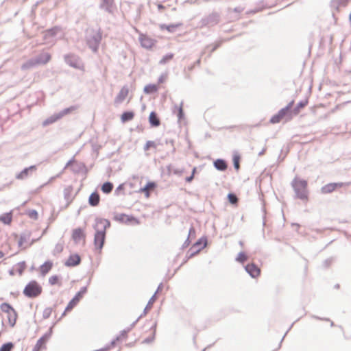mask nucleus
<instances>
[{
	"label": "nucleus",
	"instance_id": "052dcab7",
	"mask_svg": "<svg viewBox=\"0 0 351 351\" xmlns=\"http://www.w3.org/2000/svg\"><path fill=\"white\" fill-rule=\"evenodd\" d=\"M164 142L166 145L171 144L172 147V153L173 154L176 152V147H174V140L166 138Z\"/></svg>",
	"mask_w": 351,
	"mask_h": 351
},
{
	"label": "nucleus",
	"instance_id": "0e129e2a",
	"mask_svg": "<svg viewBox=\"0 0 351 351\" xmlns=\"http://www.w3.org/2000/svg\"><path fill=\"white\" fill-rule=\"evenodd\" d=\"M123 190H124V184H121L116 188L114 191V195H119V192Z\"/></svg>",
	"mask_w": 351,
	"mask_h": 351
},
{
	"label": "nucleus",
	"instance_id": "864d4df0",
	"mask_svg": "<svg viewBox=\"0 0 351 351\" xmlns=\"http://www.w3.org/2000/svg\"><path fill=\"white\" fill-rule=\"evenodd\" d=\"M175 108L178 109V119L179 121L182 120L184 117V112L182 108V102H181L179 107L175 106Z\"/></svg>",
	"mask_w": 351,
	"mask_h": 351
},
{
	"label": "nucleus",
	"instance_id": "3c124183",
	"mask_svg": "<svg viewBox=\"0 0 351 351\" xmlns=\"http://www.w3.org/2000/svg\"><path fill=\"white\" fill-rule=\"evenodd\" d=\"M156 147H157L156 141H147L143 147V149H144V151H147L149 149L150 147H153V148L156 149Z\"/></svg>",
	"mask_w": 351,
	"mask_h": 351
},
{
	"label": "nucleus",
	"instance_id": "6e6d98bb",
	"mask_svg": "<svg viewBox=\"0 0 351 351\" xmlns=\"http://www.w3.org/2000/svg\"><path fill=\"white\" fill-rule=\"evenodd\" d=\"M222 40H219L218 42H217L216 43H215L214 45H208L207 46V48L208 49H210V53H212L213 52H214L217 48H219L221 45V43H222Z\"/></svg>",
	"mask_w": 351,
	"mask_h": 351
},
{
	"label": "nucleus",
	"instance_id": "c9c22d12",
	"mask_svg": "<svg viewBox=\"0 0 351 351\" xmlns=\"http://www.w3.org/2000/svg\"><path fill=\"white\" fill-rule=\"evenodd\" d=\"M12 220V212H8L3 214L0 216V221L5 225H9L11 223Z\"/></svg>",
	"mask_w": 351,
	"mask_h": 351
},
{
	"label": "nucleus",
	"instance_id": "4be33fe9",
	"mask_svg": "<svg viewBox=\"0 0 351 351\" xmlns=\"http://www.w3.org/2000/svg\"><path fill=\"white\" fill-rule=\"evenodd\" d=\"M88 204L90 206H97L99 205L100 202V196L97 191H93L88 197Z\"/></svg>",
	"mask_w": 351,
	"mask_h": 351
},
{
	"label": "nucleus",
	"instance_id": "39448f33",
	"mask_svg": "<svg viewBox=\"0 0 351 351\" xmlns=\"http://www.w3.org/2000/svg\"><path fill=\"white\" fill-rule=\"evenodd\" d=\"M43 292L41 285L35 280L29 281L25 287L23 293L28 298H36Z\"/></svg>",
	"mask_w": 351,
	"mask_h": 351
},
{
	"label": "nucleus",
	"instance_id": "bb28decb",
	"mask_svg": "<svg viewBox=\"0 0 351 351\" xmlns=\"http://www.w3.org/2000/svg\"><path fill=\"white\" fill-rule=\"evenodd\" d=\"M156 186L157 185L155 182L149 181L143 187L141 188L140 191L144 193L145 195L148 197L150 195L149 189H154Z\"/></svg>",
	"mask_w": 351,
	"mask_h": 351
},
{
	"label": "nucleus",
	"instance_id": "774afa93",
	"mask_svg": "<svg viewBox=\"0 0 351 351\" xmlns=\"http://www.w3.org/2000/svg\"><path fill=\"white\" fill-rule=\"evenodd\" d=\"M184 172V169H173V174L175 175H178V176H180L182 174V173Z\"/></svg>",
	"mask_w": 351,
	"mask_h": 351
},
{
	"label": "nucleus",
	"instance_id": "473e14b6",
	"mask_svg": "<svg viewBox=\"0 0 351 351\" xmlns=\"http://www.w3.org/2000/svg\"><path fill=\"white\" fill-rule=\"evenodd\" d=\"M156 296H155V295H153L149 300L143 313L138 316V319H141L143 316H145L147 313V312L152 308V306L154 302L156 301Z\"/></svg>",
	"mask_w": 351,
	"mask_h": 351
},
{
	"label": "nucleus",
	"instance_id": "58836bf2",
	"mask_svg": "<svg viewBox=\"0 0 351 351\" xmlns=\"http://www.w3.org/2000/svg\"><path fill=\"white\" fill-rule=\"evenodd\" d=\"M240 160L241 156L237 152H235L232 156V162L234 168L237 171H239L240 169Z\"/></svg>",
	"mask_w": 351,
	"mask_h": 351
},
{
	"label": "nucleus",
	"instance_id": "c756f323",
	"mask_svg": "<svg viewBox=\"0 0 351 351\" xmlns=\"http://www.w3.org/2000/svg\"><path fill=\"white\" fill-rule=\"evenodd\" d=\"M72 170L75 173L83 172L84 174H86L87 173L86 167L83 162L74 164V165L72 167Z\"/></svg>",
	"mask_w": 351,
	"mask_h": 351
},
{
	"label": "nucleus",
	"instance_id": "c85d7f7f",
	"mask_svg": "<svg viewBox=\"0 0 351 351\" xmlns=\"http://www.w3.org/2000/svg\"><path fill=\"white\" fill-rule=\"evenodd\" d=\"M31 232L29 230H25L23 232H22L20 234V238H19V240L18 241V245L19 247H21L22 245L25 243V242H27V240L29 239L30 237H31Z\"/></svg>",
	"mask_w": 351,
	"mask_h": 351
},
{
	"label": "nucleus",
	"instance_id": "7ed1b4c3",
	"mask_svg": "<svg viewBox=\"0 0 351 351\" xmlns=\"http://www.w3.org/2000/svg\"><path fill=\"white\" fill-rule=\"evenodd\" d=\"M51 58V56L49 53L42 52L24 62L21 66V69L28 70L38 65H45L50 61Z\"/></svg>",
	"mask_w": 351,
	"mask_h": 351
},
{
	"label": "nucleus",
	"instance_id": "20e7f679",
	"mask_svg": "<svg viewBox=\"0 0 351 351\" xmlns=\"http://www.w3.org/2000/svg\"><path fill=\"white\" fill-rule=\"evenodd\" d=\"M294 100L291 101L285 107L281 108L276 114L273 115L269 122L272 124L278 123L283 118L290 120L292 118V107Z\"/></svg>",
	"mask_w": 351,
	"mask_h": 351
},
{
	"label": "nucleus",
	"instance_id": "a211bd4d",
	"mask_svg": "<svg viewBox=\"0 0 351 351\" xmlns=\"http://www.w3.org/2000/svg\"><path fill=\"white\" fill-rule=\"evenodd\" d=\"M81 257L78 254H72L65 261L64 265L66 267H76L81 263Z\"/></svg>",
	"mask_w": 351,
	"mask_h": 351
},
{
	"label": "nucleus",
	"instance_id": "a878e982",
	"mask_svg": "<svg viewBox=\"0 0 351 351\" xmlns=\"http://www.w3.org/2000/svg\"><path fill=\"white\" fill-rule=\"evenodd\" d=\"M129 93V88L127 86H123L121 89L120 90L119 94L115 97V102L121 103L122 102Z\"/></svg>",
	"mask_w": 351,
	"mask_h": 351
},
{
	"label": "nucleus",
	"instance_id": "13d9d810",
	"mask_svg": "<svg viewBox=\"0 0 351 351\" xmlns=\"http://www.w3.org/2000/svg\"><path fill=\"white\" fill-rule=\"evenodd\" d=\"M155 332H152V334L151 336L145 338L143 341V343H146V344H149L152 342H153L155 339Z\"/></svg>",
	"mask_w": 351,
	"mask_h": 351
},
{
	"label": "nucleus",
	"instance_id": "ea45409f",
	"mask_svg": "<svg viewBox=\"0 0 351 351\" xmlns=\"http://www.w3.org/2000/svg\"><path fill=\"white\" fill-rule=\"evenodd\" d=\"M308 101L307 98L300 101L293 110L294 114H298L300 112V109L304 108L308 104Z\"/></svg>",
	"mask_w": 351,
	"mask_h": 351
},
{
	"label": "nucleus",
	"instance_id": "bf43d9fd",
	"mask_svg": "<svg viewBox=\"0 0 351 351\" xmlns=\"http://www.w3.org/2000/svg\"><path fill=\"white\" fill-rule=\"evenodd\" d=\"M332 258H328L324 261V262L322 263V265L324 268H328L332 264Z\"/></svg>",
	"mask_w": 351,
	"mask_h": 351
},
{
	"label": "nucleus",
	"instance_id": "1a4fd4ad",
	"mask_svg": "<svg viewBox=\"0 0 351 351\" xmlns=\"http://www.w3.org/2000/svg\"><path fill=\"white\" fill-rule=\"evenodd\" d=\"M94 229L95 230V233L94 235V245L96 249L101 250L105 243L106 234L104 231H100L99 228Z\"/></svg>",
	"mask_w": 351,
	"mask_h": 351
},
{
	"label": "nucleus",
	"instance_id": "2f4dec72",
	"mask_svg": "<svg viewBox=\"0 0 351 351\" xmlns=\"http://www.w3.org/2000/svg\"><path fill=\"white\" fill-rule=\"evenodd\" d=\"M201 251V248H197L195 250H193V251H190V249L188 250L187 253H186V255L185 256V258H184L182 263H181V265L176 269V271L181 267L184 264H185L189 259L193 258L194 256H195L196 254H197L199 252Z\"/></svg>",
	"mask_w": 351,
	"mask_h": 351
},
{
	"label": "nucleus",
	"instance_id": "2eb2a0df",
	"mask_svg": "<svg viewBox=\"0 0 351 351\" xmlns=\"http://www.w3.org/2000/svg\"><path fill=\"white\" fill-rule=\"evenodd\" d=\"M36 170L37 166L35 165L25 167L20 173L16 175V178L18 180H25L31 176Z\"/></svg>",
	"mask_w": 351,
	"mask_h": 351
},
{
	"label": "nucleus",
	"instance_id": "680f3d73",
	"mask_svg": "<svg viewBox=\"0 0 351 351\" xmlns=\"http://www.w3.org/2000/svg\"><path fill=\"white\" fill-rule=\"evenodd\" d=\"M195 234H196L195 229L193 226H191V228H189L187 237H189V239L194 238L195 237Z\"/></svg>",
	"mask_w": 351,
	"mask_h": 351
},
{
	"label": "nucleus",
	"instance_id": "f03ea898",
	"mask_svg": "<svg viewBox=\"0 0 351 351\" xmlns=\"http://www.w3.org/2000/svg\"><path fill=\"white\" fill-rule=\"evenodd\" d=\"M291 184L294 190L295 198L300 199L301 200L308 199V182L306 180L300 179L295 176L292 180Z\"/></svg>",
	"mask_w": 351,
	"mask_h": 351
},
{
	"label": "nucleus",
	"instance_id": "09e8293b",
	"mask_svg": "<svg viewBox=\"0 0 351 351\" xmlns=\"http://www.w3.org/2000/svg\"><path fill=\"white\" fill-rule=\"evenodd\" d=\"M247 258H248V257H247V254H245V252H240L238 254L237 257L236 258V261L241 263H244L247 260Z\"/></svg>",
	"mask_w": 351,
	"mask_h": 351
},
{
	"label": "nucleus",
	"instance_id": "8fccbe9b",
	"mask_svg": "<svg viewBox=\"0 0 351 351\" xmlns=\"http://www.w3.org/2000/svg\"><path fill=\"white\" fill-rule=\"evenodd\" d=\"M26 214L30 219H32L34 220H37L38 218V213L34 209L27 210L26 211Z\"/></svg>",
	"mask_w": 351,
	"mask_h": 351
},
{
	"label": "nucleus",
	"instance_id": "338daca9",
	"mask_svg": "<svg viewBox=\"0 0 351 351\" xmlns=\"http://www.w3.org/2000/svg\"><path fill=\"white\" fill-rule=\"evenodd\" d=\"M191 243L190 239L189 237L186 238L184 243L182 244L181 247V250H184V248L187 247Z\"/></svg>",
	"mask_w": 351,
	"mask_h": 351
},
{
	"label": "nucleus",
	"instance_id": "5701e85b",
	"mask_svg": "<svg viewBox=\"0 0 351 351\" xmlns=\"http://www.w3.org/2000/svg\"><path fill=\"white\" fill-rule=\"evenodd\" d=\"M206 237H202L199 238L193 245L191 247L190 251L195 250L197 248H201V250L204 249L207 245Z\"/></svg>",
	"mask_w": 351,
	"mask_h": 351
},
{
	"label": "nucleus",
	"instance_id": "e2e57ef3",
	"mask_svg": "<svg viewBox=\"0 0 351 351\" xmlns=\"http://www.w3.org/2000/svg\"><path fill=\"white\" fill-rule=\"evenodd\" d=\"M62 250H63V245L58 243L56 245L53 252H54V254L55 253L59 254V253L62 252Z\"/></svg>",
	"mask_w": 351,
	"mask_h": 351
},
{
	"label": "nucleus",
	"instance_id": "4d7b16f0",
	"mask_svg": "<svg viewBox=\"0 0 351 351\" xmlns=\"http://www.w3.org/2000/svg\"><path fill=\"white\" fill-rule=\"evenodd\" d=\"M53 311V308L51 307L45 308L43 313V319H47L50 317L51 313Z\"/></svg>",
	"mask_w": 351,
	"mask_h": 351
},
{
	"label": "nucleus",
	"instance_id": "412c9836",
	"mask_svg": "<svg viewBox=\"0 0 351 351\" xmlns=\"http://www.w3.org/2000/svg\"><path fill=\"white\" fill-rule=\"evenodd\" d=\"M149 123L151 127L156 128L160 125V120L155 111H152L148 117Z\"/></svg>",
	"mask_w": 351,
	"mask_h": 351
},
{
	"label": "nucleus",
	"instance_id": "f257e3e1",
	"mask_svg": "<svg viewBox=\"0 0 351 351\" xmlns=\"http://www.w3.org/2000/svg\"><path fill=\"white\" fill-rule=\"evenodd\" d=\"M102 39V32L100 27L98 29L91 28L86 30L85 40L87 46L93 53L98 51Z\"/></svg>",
	"mask_w": 351,
	"mask_h": 351
},
{
	"label": "nucleus",
	"instance_id": "69168bd1",
	"mask_svg": "<svg viewBox=\"0 0 351 351\" xmlns=\"http://www.w3.org/2000/svg\"><path fill=\"white\" fill-rule=\"evenodd\" d=\"M120 340V336H117L114 339H112L110 344H108V346H110V348L112 346H114L115 344H116V342L117 341H119Z\"/></svg>",
	"mask_w": 351,
	"mask_h": 351
},
{
	"label": "nucleus",
	"instance_id": "6ab92c4d",
	"mask_svg": "<svg viewBox=\"0 0 351 351\" xmlns=\"http://www.w3.org/2000/svg\"><path fill=\"white\" fill-rule=\"evenodd\" d=\"M86 235L82 228H77L73 230L72 239L75 243H77L81 239H84Z\"/></svg>",
	"mask_w": 351,
	"mask_h": 351
},
{
	"label": "nucleus",
	"instance_id": "423d86ee",
	"mask_svg": "<svg viewBox=\"0 0 351 351\" xmlns=\"http://www.w3.org/2000/svg\"><path fill=\"white\" fill-rule=\"evenodd\" d=\"M220 14L217 12H213L207 16L202 17L199 21L201 27H213L220 21Z\"/></svg>",
	"mask_w": 351,
	"mask_h": 351
},
{
	"label": "nucleus",
	"instance_id": "5fc2aeb1",
	"mask_svg": "<svg viewBox=\"0 0 351 351\" xmlns=\"http://www.w3.org/2000/svg\"><path fill=\"white\" fill-rule=\"evenodd\" d=\"M59 276H57V275H53L52 276H51L49 278V283L51 285H56V284H58L59 286H61L62 284L61 283H59L58 281H59Z\"/></svg>",
	"mask_w": 351,
	"mask_h": 351
},
{
	"label": "nucleus",
	"instance_id": "4c0bfd02",
	"mask_svg": "<svg viewBox=\"0 0 351 351\" xmlns=\"http://www.w3.org/2000/svg\"><path fill=\"white\" fill-rule=\"evenodd\" d=\"M113 184L109 181L105 182L101 187V191L105 194H109L113 189Z\"/></svg>",
	"mask_w": 351,
	"mask_h": 351
},
{
	"label": "nucleus",
	"instance_id": "f3484780",
	"mask_svg": "<svg viewBox=\"0 0 351 351\" xmlns=\"http://www.w3.org/2000/svg\"><path fill=\"white\" fill-rule=\"evenodd\" d=\"M345 184L343 182H331L324 185L321 188V193L322 194H328L333 192L336 189L342 187Z\"/></svg>",
	"mask_w": 351,
	"mask_h": 351
},
{
	"label": "nucleus",
	"instance_id": "9b49d317",
	"mask_svg": "<svg viewBox=\"0 0 351 351\" xmlns=\"http://www.w3.org/2000/svg\"><path fill=\"white\" fill-rule=\"evenodd\" d=\"M139 42L142 47L145 49H151L156 43L155 39H153L146 34H141L138 38Z\"/></svg>",
	"mask_w": 351,
	"mask_h": 351
},
{
	"label": "nucleus",
	"instance_id": "e433bc0d",
	"mask_svg": "<svg viewBox=\"0 0 351 351\" xmlns=\"http://www.w3.org/2000/svg\"><path fill=\"white\" fill-rule=\"evenodd\" d=\"M158 90V86L157 85L154 84H149L146 85L143 88V92L145 94L151 95L153 94Z\"/></svg>",
	"mask_w": 351,
	"mask_h": 351
},
{
	"label": "nucleus",
	"instance_id": "dca6fc26",
	"mask_svg": "<svg viewBox=\"0 0 351 351\" xmlns=\"http://www.w3.org/2000/svg\"><path fill=\"white\" fill-rule=\"evenodd\" d=\"M110 227V221L108 219L96 217L93 228H99L106 234V230Z\"/></svg>",
	"mask_w": 351,
	"mask_h": 351
},
{
	"label": "nucleus",
	"instance_id": "aec40b11",
	"mask_svg": "<svg viewBox=\"0 0 351 351\" xmlns=\"http://www.w3.org/2000/svg\"><path fill=\"white\" fill-rule=\"evenodd\" d=\"M214 167L219 171H225L228 169V162L223 158H217L213 161Z\"/></svg>",
	"mask_w": 351,
	"mask_h": 351
},
{
	"label": "nucleus",
	"instance_id": "79ce46f5",
	"mask_svg": "<svg viewBox=\"0 0 351 351\" xmlns=\"http://www.w3.org/2000/svg\"><path fill=\"white\" fill-rule=\"evenodd\" d=\"M76 109V106H71L69 108H66L59 112H57L60 117V119H62L64 116L71 113L72 111L75 110Z\"/></svg>",
	"mask_w": 351,
	"mask_h": 351
},
{
	"label": "nucleus",
	"instance_id": "0eeeda50",
	"mask_svg": "<svg viewBox=\"0 0 351 351\" xmlns=\"http://www.w3.org/2000/svg\"><path fill=\"white\" fill-rule=\"evenodd\" d=\"M99 8L111 15L117 10V5L114 0H100Z\"/></svg>",
	"mask_w": 351,
	"mask_h": 351
},
{
	"label": "nucleus",
	"instance_id": "37998d69",
	"mask_svg": "<svg viewBox=\"0 0 351 351\" xmlns=\"http://www.w3.org/2000/svg\"><path fill=\"white\" fill-rule=\"evenodd\" d=\"M14 348V343L9 341L1 345L0 351H12Z\"/></svg>",
	"mask_w": 351,
	"mask_h": 351
},
{
	"label": "nucleus",
	"instance_id": "603ef678",
	"mask_svg": "<svg viewBox=\"0 0 351 351\" xmlns=\"http://www.w3.org/2000/svg\"><path fill=\"white\" fill-rule=\"evenodd\" d=\"M349 0H332L331 5L337 9L342 4H346Z\"/></svg>",
	"mask_w": 351,
	"mask_h": 351
},
{
	"label": "nucleus",
	"instance_id": "393cba45",
	"mask_svg": "<svg viewBox=\"0 0 351 351\" xmlns=\"http://www.w3.org/2000/svg\"><path fill=\"white\" fill-rule=\"evenodd\" d=\"M60 27H58V26H55V27H53L51 28L47 29L45 32L44 39L47 40V39L55 37L57 35V34L58 33V32H60Z\"/></svg>",
	"mask_w": 351,
	"mask_h": 351
},
{
	"label": "nucleus",
	"instance_id": "6e6552de",
	"mask_svg": "<svg viewBox=\"0 0 351 351\" xmlns=\"http://www.w3.org/2000/svg\"><path fill=\"white\" fill-rule=\"evenodd\" d=\"M87 292V286L81 287L80 290L76 293L73 298L69 302L66 306V311H71L83 298Z\"/></svg>",
	"mask_w": 351,
	"mask_h": 351
},
{
	"label": "nucleus",
	"instance_id": "a19ab883",
	"mask_svg": "<svg viewBox=\"0 0 351 351\" xmlns=\"http://www.w3.org/2000/svg\"><path fill=\"white\" fill-rule=\"evenodd\" d=\"M182 25V23L170 24V25H161L160 27L162 29H166L169 32L173 33L176 31V28Z\"/></svg>",
	"mask_w": 351,
	"mask_h": 351
},
{
	"label": "nucleus",
	"instance_id": "ddd939ff",
	"mask_svg": "<svg viewBox=\"0 0 351 351\" xmlns=\"http://www.w3.org/2000/svg\"><path fill=\"white\" fill-rule=\"evenodd\" d=\"M51 335L52 327H51L45 335H43L40 338H39L32 351H40L43 346L45 347V343L48 341Z\"/></svg>",
	"mask_w": 351,
	"mask_h": 351
},
{
	"label": "nucleus",
	"instance_id": "a18cd8bd",
	"mask_svg": "<svg viewBox=\"0 0 351 351\" xmlns=\"http://www.w3.org/2000/svg\"><path fill=\"white\" fill-rule=\"evenodd\" d=\"M16 267L18 274L22 275L26 267V263L25 261H21L16 265Z\"/></svg>",
	"mask_w": 351,
	"mask_h": 351
},
{
	"label": "nucleus",
	"instance_id": "4468645a",
	"mask_svg": "<svg viewBox=\"0 0 351 351\" xmlns=\"http://www.w3.org/2000/svg\"><path fill=\"white\" fill-rule=\"evenodd\" d=\"M114 221H119L121 223L128 224L132 221H134L138 223V220L132 215H128L125 213H120L115 215L113 217Z\"/></svg>",
	"mask_w": 351,
	"mask_h": 351
},
{
	"label": "nucleus",
	"instance_id": "49530a36",
	"mask_svg": "<svg viewBox=\"0 0 351 351\" xmlns=\"http://www.w3.org/2000/svg\"><path fill=\"white\" fill-rule=\"evenodd\" d=\"M173 56H174V55L173 53H167L159 61V64H165L168 61L171 60L173 58Z\"/></svg>",
	"mask_w": 351,
	"mask_h": 351
},
{
	"label": "nucleus",
	"instance_id": "b1692460",
	"mask_svg": "<svg viewBox=\"0 0 351 351\" xmlns=\"http://www.w3.org/2000/svg\"><path fill=\"white\" fill-rule=\"evenodd\" d=\"M73 188L72 186H68L64 189V198L66 202V206H68L73 200L75 196L72 197L71 194L73 192Z\"/></svg>",
	"mask_w": 351,
	"mask_h": 351
},
{
	"label": "nucleus",
	"instance_id": "f704fd0d",
	"mask_svg": "<svg viewBox=\"0 0 351 351\" xmlns=\"http://www.w3.org/2000/svg\"><path fill=\"white\" fill-rule=\"evenodd\" d=\"M134 117V112L133 111H124L121 115V121L122 123H125L132 120Z\"/></svg>",
	"mask_w": 351,
	"mask_h": 351
},
{
	"label": "nucleus",
	"instance_id": "c03bdc74",
	"mask_svg": "<svg viewBox=\"0 0 351 351\" xmlns=\"http://www.w3.org/2000/svg\"><path fill=\"white\" fill-rule=\"evenodd\" d=\"M0 309L5 313H10L14 310V308L12 307V306L10 304L7 303V302L2 303L0 305Z\"/></svg>",
	"mask_w": 351,
	"mask_h": 351
},
{
	"label": "nucleus",
	"instance_id": "7c9ffc66",
	"mask_svg": "<svg viewBox=\"0 0 351 351\" xmlns=\"http://www.w3.org/2000/svg\"><path fill=\"white\" fill-rule=\"evenodd\" d=\"M7 314H8V319L9 325L11 327H14L16 324L17 317H18L17 312L14 309V311L10 312V313H8Z\"/></svg>",
	"mask_w": 351,
	"mask_h": 351
},
{
	"label": "nucleus",
	"instance_id": "9d476101",
	"mask_svg": "<svg viewBox=\"0 0 351 351\" xmlns=\"http://www.w3.org/2000/svg\"><path fill=\"white\" fill-rule=\"evenodd\" d=\"M64 60L66 64L75 69H81L80 58L78 56L74 53L65 54L64 56Z\"/></svg>",
	"mask_w": 351,
	"mask_h": 351
},
{
	"label": "nucleus",
	"instance_id": "cd10ccee",
	"mask_svg": "<svg viewBox=\"0 0 351 351\" xmlns=\"http://www.w3.org/2000/svg\"><path fill=\"white\" fill-rule=\"evenodd\" d=\"M53 267V262L51 261H45L43 265L40 267V274L43 276H45L49 271Z\"/></svg>",
	"mask_w": 351,
	"mask_h": 351
},
{
	"label": "nucleus",
	"instance_id": "72a5a7b5",
	"mask_svg": "<svg viewBox=\"0 0 351 351\" xmlns=\"http://www.w3.org/2000/svg\"><path fill=\"white\" fill-rule=\"evenodd\" d=\"M60 119L59 115L58 113H54L48 118H47L43 122V126L45 127L50 124H52L55 123L56 121Z\"/></svg>",
	"mask_w": 351,
	"mask_h": 351
},
{
	"label": "nucleus",
	"instance_id": "de8ad7c7",
	"mask_svg": "<svg viewBox=\"0 0 351 351\" xmlns=\"http://www.w3.org/2000/svg\"><path fill=\"white\" fill-rule=\"evenodd\" d=\"M227 198L228 202L232 204H236L239 201L237 195L233 193H229L227 195Z\"/></svg>",
	"mask_w": 351,
	"mask_h": 351
},
{
	"label": "nucleus",
	"instance_id": "f8f14e48",
	"mask_svg": "<svg viewBox=\"0 0 351 351\" xmlns=\"http://www.w3.org/2000/svg\"><path fill=\"white\" fill-rule=\"evenodd\" d=\"M245 271L252 278H256L261 274V269L254 263H247L244 266Z\"/></svg>",
	"mask_w": 351,
	"mask_h": 351
}]
</instances>
